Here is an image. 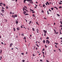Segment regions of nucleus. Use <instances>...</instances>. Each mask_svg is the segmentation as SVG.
<instances>
[{"instance_id": "nucleus-1", "label": "nucleus", "mask_w": 62, "mask_h": 62, "mask_svg": "<svg viewBox=\"0 0 62 62\" xmlns=\"http://www.w3.org/2000/svg\"><path fill=\"white\" fill-rule=\"evenodd\" d=\"M50 43V42L49 41V40H48L47 39L46 41V43H47V44H49Z\"/></svg>"}, {"instance_id": "nucleus-2", "label": "nucleus", "mask_w": 62, "mask_h": 62, "mask_svg": "<svg viewBox=\"0 0 62 62\" xmlns=\"http://www.w3.org/2000/svg\"><path fill=\"white\" fill-rule=\"evenodd\" d=\"M13 44V43H11L10 45V47H11V46H12V45Z\"/></svg>"}, {"instance_id": "nucleus-3", "label": "nucleus", "mask_w": 62, "mask_h": 62, "mask_svg": "<svg viewBox=\"0 0 62 62\" xmlns=\"http://www.w3.org/2000/svg\"><path fill=\"white\" fill-rule=\"evenodd\" d=\"M43 31L44 32V33H47V31L46 30L45 31V30H43Z\"/></svg>"}, {"instance_id": "nucleus-4", "label": "nucleus", "mask_w": 62, "mask_h": 62, "mask_svg": "<svg viewBox=\"0 0 62 62\" xmlns=\"http://www.w3.org/2000/svg\"><path fill=\"white\" fill-rule=\"evenodd\" d=\"M7 22V20L6 19H5L4 20V22L5 23H6Z\"/></svg>"}, {"instance_id": "nucleus-5", "label": "nucleus", "mask_w": 62, "mask_h": 62, "mask_svg": "<svg viewBox=\"0 0 62 62\" xmlns=\"http://www.w3.org/2000/svg\"><path fill=\"white\" fill-rule=\"evenodd\" d=\"M1 12H3V13H4V12H5V11H4V10L3 9L1 10Z\"/></svg>"}, {"instance_id": "nucleus-6", "label": "nucleus", "mask_w": 62, "mask_h": 62, "mask_svg": "<svg viewBox=\"0 0 62 62\" xmlns=\"http://www.w3.org/2000/svg\"><path fill=\"white\" fill-rule=\"evenodd\" d=\"M26 8H24V7H23V11H24L25 10Z\"/></svg>"}, {"instance_id": "nucleus-7", "label": "nucleus", "mask_w": 62, "mask_h": 62, "mask_svg": "<svg viewBox=\"0 0 62 62\" xmlns=\"http://www.w3.org/2000/svg\"><path fill=\"white\" fill-rule=\"evenodd\" d=\"M23 11L24 12H23V14H25H25H25L26 13V12L25 11Z\"/></svg>"}, {"instance_id": "nucleus-8", "label": "nucleus", "mask_w": 62, "mask_h": 62, "mask_svg": "<svg viewBox=\"0 0 62 62\" xmlns=\"http://www.w3.org/2000/svg\"><path fill=\"white\" fill-rule=\"evenodd\" d=\"M15 17H16V15H15L14 16L13 15L12 16V17H13V18H15Z\"/></svg>"}, {"instance_id": "nucleus-9", "label": "nucleus", "mask_w": 62, "mask_h": 62, "mask_svg": "<svg viewBox=\"0 0 62 62\" xmlns=\"http://www.w3.org/2000/svg\"><path fill=\"white\" fill-rule=\"evenodd\" d=\"M36 31H37V33H39V32L38 31H39V30H38V29H37Z\"/></svg>"}, {"instance_id": "nucleus-10", "label": "nucleus", "mask_w": 62, "mask_h": 62, "mask_svg": "<svg viewBox=\"0 0 62 62\" xmlns=\"http://www.w3.org/2000/svg\"><path fill=\"white\" fill-rule=\"evenodd\" d=\"M31 20L30 21H29V24H30L31 23Z\"/></svg>"}, {"instance_id": "nucleus-11", "label": "nucleus", "mask_w": 62, "mask_h": 62, "mask_svg": "<svg viewBox=\"0 0 62 62\" xmlns=\"http://www.w3.org/2000/svg\"><path fill=\"white\" fill-rule=\"evenodd\" d=\"M54 8H56L57 10L58 9V8H57V7H54Z\"/></svg>"}, {"instance_id": "nucleus-12", "label": "nucleus", "mask_w": 62, "mask_h": 62, "mask_svg": "<svg viewBox=\"0 0 62 62\" xmlns=\"http://www.w3.org/2000/svg\"><path fill=\"white\" fill-rule=\"evenodd\" d=\"M43 43H44V44L45 43V40H43Z\"/></svg>"}, {"instance_id": "nucleus-13", "label": "nucleus", "mask_w": 62, "mask_h": 62, "mask_svg": "<svg viewBox=\"0 0 62 62\" xmlns=\"http://www.w3.org/2000/svg\"><path fill=\"white\" fill-rule=\"evenodd\" d=\"M23 39H25V40L26 39V37H24L23 38Z\"/></svg>"}, {"instance_id": "nucleus-14", "label": "nucleus", "mask_w": 62, "mask_h": 62, "mask_svg": "<svg viewBox=\"0 0 62 62\" xmlns=\"http://www.w3.org/2000/svg\"><path fill=\"white\" fill-rule=\"evenodd\" d=\"M17 31H19L20 30V28H17Z\"/></svg>"}, {"instance_id": "nucleus-15", "label": "nucleus", "mask_w": 62, "mask_h": 62, "mask_svg": "<svg viewBox=\"0 0 62 62\" xmlns=\"http://www.w3.org/2000/svg\"><path fill=\"white\" fill-rule=\"evenodd\" d=\"M26 1L28 2L29 1H31V0H26Z\"/></svg>"}, {"instance_id": "nucleus-16", "label": "nucleus", "mask_w": 62, "mask_h": 62, "mask_svg": "<svg viewBox=\"0 0 62 62\" xmlns=\"http://www.w3.org/2000/svg\"><path fill=\"white\" fill-rule=\"evenodd\" d=\"M51 9L52 10H54V8H51Z\"/></svg>"}, {"instance_id": "nucleus-17", "label": "nucleus", "mask_w": 62, "mask_h": 62, "mask_svg": "<svg viewBox=\"0 0 62 62\" xmlns=\"http://www.w3.org/2000/svg\"><path fill=\"white\" fill-rule=\"evenodd\" d=\"M44 11L43 10H42V11L41 12H42V13H44Z\"/></svg>"}, {"instance_id": "nucleus-18", "label": "nucleus", "mask_w": 62, "mask_h": 62, "mask_svg": "<svg viewBox=\"0 0 62 62\" xmlns=\"http://www.w3.org/2000/svg\"><path fill=\"white\" fill-rule=\"evenodd\" d=\"M23 34H21V35L22 36H23L24 35V34L23 33Z\"/></svg>"}, {"instance_id": "nucleus-19", "label": "nucleus", "mask_w": 62, "mask_h": 62, "mask_svg": "<svg viewBox=\"0 0 62 62\" xmlns=\"http://www.w3.org/2000/svg\"><path fill=\"white\" fill-rule=\"evenodd\" d=\"M32 30L33 31H35L34 28H32Z\"/></svg>"}, {"instance_id": "nucleus-20", "label": "nucleus", "mask_w": 62, "mask_h": 62, "mask_svg": "<svg viewBox=\"0 0 62 62\" xmlns=\"http://www.w3.org/2000/svg\"><path fill=\"white\" fill-rule=\"evenodd\" d=\"M58 16V17H60V15L58 14H56Z\"/></svg>"}, {"instance_id": "nucleus-21", "label": "nucleus", "mask_w": 62, "mask_h": 62, "mask_svg": "<svg viewBox=\"0 0 62 62\" xmlns=\"http://www.w3.org/2000/svg\"><path fill=\"white\" fill-rule=\"evenodd\" d=\"M0 14L1 15H2L3 17H4V16L3 15V14H2V13H0Z\"/></svg>"}, {"instance_id": "nucleus-22", "label": "nucleus", "mask_w": 62, "mask_h": 62, "mask_svg": "<svg viewBox=\"0 0 62 62\" xmlns=\"http://www.w3.org/2000/svg\"><path fill=\"white\" fill-rule=\"evenodd\" d=\"M36 24H37L38 25H39V24L38 23V22H36Z\"/></svg>"}, {"instance_id": "nucleus-23", "label": "nucleus", "mask_w": 62, "mask_h": 62, "mask_svg": "<svg viewBox=\"0 0 62 62\" xmlns=\"http://www.w3.org/2000/svg\"><path fill=\"white\" fill-rule=\"evenodd\" d=\"M36 46H37V47H39V46L37 44H36Z\"/></svg>"}, {"instance_id": "nucleus-24", "label": "nucleus", "mask_w": 62, "mask_h": 62, "mask_svg": "<svg viewBox=\"0 0 62 62\" xmlns=\"http://www.w3.org/2000/svg\"><path fill=\"white\" fill-rule=\"evenodd\" d=\"M0 60H1V59H2V56H1V57H0Z\"/></svg>"}, {"instance_id": "nucleus-25", "label": "nucleus", "mask_w": 62, "mask_h": 62, "mask_svg": "<svg viewBox=\"0 0 62 62\" xmlns=\"http://www.w3.org/2000/svg\"><path fill=\"white\" fill-rule=\"evenodd\" d=\"M47 14H49V11H48V10H47Z\"/></svg>"}, {"instance_id": "nucleus-26", "label": "nucleus", "mask_w": 62, "mask_h": 62, "mask_svg": "<svg viewBox=\"0 0 62 62\" xmlns=\"http://www.w3.org/2000/svg\"><path fill=\"white\" fill-rule=\"evenodd\" d=\"M13 13H12V12H10V14H12Z\"/></svg>"}, {"instance_id": "nucleus-27", "label": "nucleus", "mask_w": 62, "mask_h": 62, "mask_svg": "<svg viewBox=\"0 0 62 62\" xmlns=\"http://www.w3.org/2000/svg\"><path fill=\"white\" fill-rule=\"evenodd\" d=\"M40 62L41 61V62H43V61L42 59H41L40 60Z\"/></svg>"}, {"instance_id": "nucleus-28", "label": "nucleus", "mask_w": 62, "mask_h": 62, "mask_svg": "<svg viewBox=\"0 0 62 62\" xmlns=\"http://www.w3.org/2000/svg\"><path fill=\"white\" fill-rule=\"evenodd\" d=\"M32 16L33 17H35V15L34 14H33L32 15Z\"/></svg>"}, {"instance_id": "nucleus-29", "label": "nucleus", "mask_w": 62, "mask_h": 62, "mask_svg": "<svg viewBox=\"0 0 62 62\" xmlns=\"http://www.w3.org/2000/svg\"><path fill=\"white\" fill-rule=\"evenodd\" d=\"M46 39H49V37H47V38H46Z\"/></svg>"}, {"instance_id": "nucleus-30", "label": "nucleus", "mask_w": 62, "mask_h": 62, "mask_svg": "<svg viewBox=\"0 0 62 62\" xmlns=\"http://www.w3.org/2000/svg\"><path fill=\"white\" fill-rule=\"evenodd\" d=\"M45 50V49L44 48L42 50V51H44Z\"/></svg>"}, {"instance_id": "nucleus-31", "label": "nucleus", "mask_w": 62, "mask_h": 62, "mask_svg": "<svg viewBox=\"0 0 62 62\" xmlns=\"http://www.w3.org/2000/svg\"><path fill=\"white\" fill-rule=\"evenodd\" d=\"M24 8H26V9H27V7H26V6H24Z\"/></svg>"}, {"instance_id": "nucleus-32", "label": "nucleus", "mask_w": 62, "mask_h": 62, "mask_svg": "<svg viewBox=\"0 0 62 62\" xmlns=\"http://www.w3.org/2000/svg\"><path fill=\"white\" fill-rule=\"evenodd\" d=\"M2 50H0V54H2Z\"/></svg>"}, {"instance_id": "nucleus-33", "label": "nucleus", "mask_w": 62, "mask_h": 62, "mask_svg": "<svg viewBox=\"0 0 62 62\" xmlns=\"http://www.w3.org/2000/svg\"><path fill=\"white\" fill-rule=\"evenodd\" d=\"M18 23V22L17 21H16V24H17Z\"/></svg>"}, {"instance_id": "nucleus-34", "label": "nucleus", "mask_w": 62, "mask_h": 62, "mask_svg": "<svg viewBox=\"0 0 62 62\" xmlns=\"http://www.w3.org/2000/svg\"><path fill=\"white\" fill-rule=\"evenodd\" d=\"M23 62H25V60H22Z\"/></svg>"}, {"instance_id": "nucleus-35", "label": "nucleus", "mask_w": 62, "mask_h": 62, "mask_svg": "<svg viewBox=\"0 0 62 62\" xmlns=\"http://www.w3.org/2000/svg\"><path fill=\"white\" fill-rule=\"evenodd\" d=\"M14 31H15V28H14Z\"/></svg>"}, {"instance_id": "nucleus-36", "label": "nucleus", "mask_w": 62, "mask_h": 62, "mask_svg": "<svg viewBox=\"0 0 62 62\" xmlns=\"http://www.w3.org/2000/svg\"><path fill=\"white\" fill-rule=\"evenodd\" d=\"M26 1V0H24V3Z\"/></svg>"}, {"instance_id": "nucleus-37", "label": "nucleus", "mask_w": 62, "mask_h": 62, "mask_svg": "<svg viewBox=\"0 0 62 62\" xmlns=\"http://www.w3.org/2000/svg\"><path fill=\"white\" fill-rule=\"evenodd\" d=\"M25 15L26 16L27 15H29V14H27V13L25 14Z\"/></svg>"}, {"instance_id": "nucleus-38", "label": "nucleus", "mask_w": 62, "mask_h": 62, "mask_svg": "<svg viewBox=\"0 0 62 62\" xmlns=\"http://www.w3.org/2000/svg\"><path fill=\"white\" fill-rule=\"evenodd\" d=\"M8 6H6V8L7 9H8Z\"/></svg>"}, {"instance_id": "nucleus-39", "label": "nucleus", "mask_w": 62, "mask_h": 62, "mask_svg": "<svg viewBox=\"0 0 62 62\" xmlns=\"http://www.w3.org/2000/svg\"><path fill=\"white\" fill-rule=\"evenodd\" d=\"M45 4L43 5V7H45Z\"/></svg>"}, {"instance_id": "nucleus-40", "label": "nucleus", "mask_w": 62, "mask_h": 62, "mask_svg": "<svg viewBox=\"0 0 62 62\" xmlns=\"http://www.w3.org/2000/svg\"><path fill=\"white\" fill-rule=\"evenodd\" d=\"M35 13V11H33L32 12V13Z\"/></svg>"}, {"instance_id": "nucleus-41", "label": "nucleus", "mask_w": 62, "mask_h": 62, "mask_svg": "<svg viewBox=\"0 0 62 62\" xmlns=\"http://www.w3.org/2000/svg\"><path fill=\"white\" fill-rule=\"evenodd\" d=\"M62 8V7H61V6H60V7H59V9H60V8Z\"/></svg>"}, {"instance_id": "nucleus-42", "label": "nucleus", "mask_w": 62, "mask_h": 62, "mask_svg": "<svg viewBox=\"0 0 62 62\" xmlns=\"http://www.w3.org/2000/svg\"><path fill=\"white\" fill-rule=\"evenodd\" d=\"M60 23H61V24L62 25V21H60Z\"/></svg>"}, {"instance_id": "nucleus-43", "label": "nucleus", "mask_w": 62, "mask_h": 62, "mask_svg": "<svg viewBox=\"0 0 62 62\" xmlns=\"http://www.w3.org/2000/svg\"><path fill=\"white\" fill-rule=\"evenodd\" d=\"M21 54H22V55H23L24 54V53H21Z\"/></svg>"}, {"instance_id": "nucleus-44", "label": "nucleus", "mask_w": 62, "mask_h": 62, "mask_svg": "<svg viewBox=\"0 0 62 62\" xmlns=\"http://www.w3.org/2000/svg\"><path fill=\"white\" fill-rule=\"evenodd\" d=\"M46 61L47 62H49V61H48V60H46Z\"/></svg>"}, {"instance_id": "nucleus-45", "label": "nucleus", "mask_w": 62, "mask_h": 62, "mask_svg": "<svg viewBox=\"0 0 62 62\" xmlns=\"http://www.w3.org/2000/svg\"><path fill=\"white\" fill-rule=\"evenodd\" d=\"M32 56H35V54H32Z\"/></svg>"}, {"instance_id": "nucleus-46", "label": "nucleus", "mask_w": 62, "mask_h": 62, "mask_svg": "<svg viewBox=\"0 0 62 62\" xmlns=\"http://www.w3.org/2000/svg\"><path fill=\"white\" fill-rule=\"evenodd\" d=\"M3 6H6V4H5L4 3L3 4Z\"/></svg>"}, {"instance_id": "nucleus-47", "label": "nucleus", "mask_w": 62, "mask_h": 62, "mask_svg": "<svg viewBox=\"0 0 62 62\" xmlns=\"http://www.w3.org/2000/svg\"><path fill=\"white\" fill-rule=\"evenodd\" d=\"M55 47L56 48H58V47L56 45H55Z\"/></svg>"}, {"instance_id": "nucleus-48", "label": "nucleus", "mask_w": 62, "mask_h": 62, "mask_svg": "<svg viewBox=\"0 0 62 62\" xmlns=\"http://www.w3.org/2000/svg\"><path fill=\"white\" fill-rule=\"evenodd\" d=\"M62 4V3L60 2L59 3V4H60V5H61V4Z\"/></svg>"}, {"instance_id": "nucleus-49", "label": "nucleus", "mask_w": 62, "mask_h": 62, "mask_svg": "<svg viewBox=\"0 0 62 62\" xmlns=\"http://www.w3.org/2000/svg\"><path fill=\"white\" fill-rule=\"evenodd\" d=\"M45 46L46 47V48H47V46H46V45H45Z\"/></svg>"}, {"instance_id": "nucleus-50", "label": "nucleus", "mask_w": 62, "mask_h": 62, "mask_svg": "<svg viewBox=\"0 0 62 62\" xmlns=\"http://www.w3.org/2000/svg\"><path fill=\"white\" fill-rule=\"evenodd\" d=\"M25 11L27 12L28 11V10H26V9H25Z\"/></svg>"}, {"instance_id": "nucleus-51", "label": "nucleus", "mask_w": 62, "mask_h": 62, "mask_svg": "<svg viewBox=\"0 0 62 62\" xmlns=\"http://www.w3.org/2000/svg\"><path fill=\"white\" fill-rule=\"evenodd\" d=\"M35 49H36V50H38V48H37V47H36Z\"/></svg>"}, {"instance_id": "nucleus-52", "label": "nucleus", "mask_w": 62, "mask_h": 62, "mask_svg": "<svg viewBox=\"0 0 62 62\" xmlns=\"http://www.w3.org/2000/svg\"><path fill=\"white\" fill-rule=\"evenodd\" d=\"M62 27V25H60V27Z\"/></svg>"}, {"instance_id": "nucleus-53", "label": "nucleus", "mask_w": 62, "mask_h": 62, "mask_svg": "<svg viewBox=\"0 0 62 62\" xmlns=\"http://www.w3.org/2000/svg\"><path fill=\"white\" fill-rule=\"evenodd\" d=\"M46 33H45L44 34V36H46Z\"/></svg>"}, {"instance_id": "nucleus-54", "label": "nucleus", "mask_w": 62, "mask_h": 62, "mask_svg": "<svg viewBox=\"0 0 62 62\" xmlns=\"http://www.w3.org/2000/svg\"><path fill=\"white\" fill-rule=\"evenodd\" d=\"M56 34H58V32H56Z\"/></svg>"}, {"instance_id": "nucleus-55", "label": "nucleus", "mask_w": 62, "mask_h": 62, "mask_svg": "<svg viewBox=\"0 0 62 62\" xmlns=\"http://www.w3.org/2000/svg\"><path fill=\"white\" fill-rule=\"evenodd\" d=\"M2 9H5V8H3V7H2Z\"/></svg>"}, {"instance_id": "nucleus-56", "label": "nucleus", "mask_w": 62, "mask_h": 62, "mask_svg": "<svg viewBox=\"0 0 62 62\" xmlns=\"http://www.w3.org/2000/svg\"><path fill=\"white\" fill-rule=\"evenodd\" d=\"M49 10L50 11H51V12L52 11L50 10V9H49Z\"/></svg>"}, {"instance_id": "nucleus-57", "label": "nucleus", "mask_w": 62, "mask_h": 62, "mask_svg": "<svg viewBox=\"0 0 62 62\" xmlns=\"http://www.w3.org/2000/svg\"><path fill=\"white\" fill-rule=\"evenodd\" d=\"M33 1H32L30 3H31V4H33Z\"/></svg>"}, {"instance_id": "nucleus-58", "label": "nucleus", "mask_w": 62, "mask_h": 62, "mask_svg": "<svg viewBox=\"0 0 62 62\" xmlns=\"http://www.w3.org/2000/svg\"><path fill=\"white\" fill-rule=\"evenodd\" d=\"M42 53H43V55H44V52H42Z\"/></svg>"}, {"instance_id": "nucleus-59", "label": "nucleus", "mask_w": 62, "mask_h": 62, "mask_svg": "<svg viewBox=\"0 0 62 62\" xmlns=\"http://www.w3.org/2000/svg\"><path fill=\"white\" fill-rule=\"evenodd\" d=\"M55 44H56V45H57L58 44V43H55Z\"/></svg>"}, {"instance_id": "nucleus-60", "label": "nucleus", "mask_w": 62, "mask_h": 62, "mask_svg": "<svg viewBox=\"0 0 62 62\" xmlns=\"http://www.w3.org/2000/svg\"><path fill=\"white\" fill-rule=\"evenodd\" d=\"M1 43L2 44H4V43H3V42H1Z\"/></svg>"}, {"instance_id": "nucleus-61", "label": "nucleus", "mask_w": 62, "mask_h": 62, "mask_svg": "<svg viewBox=\"0 0 62 62\" xmlns=\"http://www.w3.org/2000/svg\"><path fill=\"white\" fill-rule=\"evenodd\" d=\"M0 5H2L3 4H2V3H0Z\"/></svg>"}, {"instance_id": "nucleus-62", "label": "nucleus", "mask_w": 62, "mask_h": 62, "mask_svg": "<svg viewBox=\"0 0 62 62\" xmlns=\"http://www.w3.org/2000/svg\"><path fill=\"white\" fill-rule=\"evenodd\" d=\"M44 19H47L46 18H45V17H44Z\"/></svg>"}, {"instance_id": "nucleus-63", "label": "nucleus", "mask_w": 62, "mask_h": 62, "mask_svg": "<svg viewBox=\"0 0 62 62\" xmlns=\"http://www.w3.org/2000/svg\"><path fill=\"white\" fill-rule=\"evenodd\" d=\"M60 34H62V33L61 32V31L60 32Z\"/></svg>"}, {"instance_id": "nucleus-64", "label": "nucleus", "mask_w": 62, "mask_h": 62, "mask_svg": "<svg viewBox=\"0 0 62 62\" xmlns=\"http://www.w3.org/2000/svg\"><path fill=\"white\" fill-rule=\"evenodd\" d=\"M49 25H50V24H47V25L48 26Z\"/></svg>"}]
</instances>
